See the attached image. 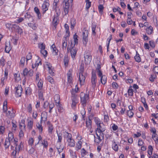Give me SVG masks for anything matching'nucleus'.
Returning a JSON list of instances; mask_svg holds the SVG:
<instances>
[{
  "mask_svg": "<svg viewBox=\"0 0 158 158\" xmlns=\"http://www.w3.org/2000/svg\"><path fill=\"white\" fill-rule=\"evenodd\" d=\"M77 38V36L76 33H75L73 37L74 41V44L73 45V43L72 42H71V44L72 45L71 48L69 49L68 47L67 48V51L68 52H69L70 51L71 55L73 58H74L75 57L77 51V49L75 47V45L76 44H77L78 43V40Z\"/></svg>",
  "mask_w": 158,
  "mask_h": 158,
  "instance_id": "obj_1",
  "label": "nucleus"
},
{
  "mask_svg": "<svg viewBox=\"0 0 158 158\" xmlns=\"http://www.w3.org/2000/svg\"><path fill=\"white\" fill-rule=\"evenodd\" d=\"M97 81L96 75L93 72L92 73V75L91 79V87L90 90L91 91L93 92L95 90L96 86V83Z\"/></svg>",
  "mask_w": 158,
  "mask_h": 158,
  "instance_id": "obj_2",
  "label": "nucleus"
},
{
  "mask_svg": "<svg viewBox=\"0 0 158 158\" xmlns=\"http://www.w3.org/2000/svg\"><path fill=\"white\" fill-rule=\"evenodd\" d=\"M81 102L83 107L85 106L86 103L89 99V95L88 94H85L81 92L80 94Z\"/></svg>",
  "mask_w": 158,
  "mask_h": 158,
  "instance_id": "obj_3",
  "label": "nucleus"
},
{
  "mask_svg": "<svg viewBox=\"0 0 158 158\" xmlns=\"http://www.w3.org/2000/svg\"><path fill=\"white\" fill-rule=\"evenodd\" d=\"M75 92L76 93V90H74L72 92V106H75L76 104L78 102V99L77 98V96L75 94Z\"/></svg>",
  "mask_w": 158,
  "mask_h": 158,
  "instance_id": "obj_4",
  "label": "nucleus"
},
{
  "mask_svg": "<svg viewBox=\"0 0 158 158\" xmlns=\"http://www.w3.org/2000/svg\"><path fill=\"white\" fill-rule=\"evenodd\" d=\"M97 128L95 130L96 132H97V130H99L98 132L100 133V135H102V134L103 135V132H104L105 130V126L102 123H101L100 124L97 125Z\"/></svg>",
  "mask_w": 158,
  "mask_h": 158,
  "instance_id": "obj_5",
  "label": "nucleus"
},
{
  "mask_svg": "<svg viewBox=\"0 0 158 158\" xmlns=\"http://www.w3.org/2000/svg\"><path fill=\"white\" fill-rule=\"evenodd\" d=\"M73 1V0H68L67 1H65V6H63L65 15H66L69 13V3H72Z\"/></svg>",
  "mask_w": 158,
  "mask_h": 158,
  "instance_id": "obj_6",
  "label": "nucleus"
},
{
  "mask_svg": "<svg viewBox=\"0 0 158 158\" xmlns=\"http://www.w3.org/2000/svg\"><path fill=\"white\" fill-rule=\"evenodd\" d=\"M68 145L70 147H74L75 145V141L72 138L71 134L68 135V139H67Z\"/></svg>",
  "mask_w": 158,
  "mask_h": 158,
  "instance_id": "obj_7",
  "label": "nucleus"
},
{
  "mask_svg": "<svg viewBox=\"0 0 158 158\" xmlns=\"http://www.w3.org/2000/svg\"><path fill=\"white\" fill-rule=\"evenodd\" d=\"M15 95L17 97H20L21 96L23 89L20 85H18L17 87H15Z\"/></svg>",
  "mask_w": 158,
  "mask_h": 158,
  "instance_id": "obj_8",
  "label": "nucleus"
},
{
  "mask_svg": "<svg viewBox=\"0 0 158 158\" xmlns=\"http://www.w3.org/2000/svg\"><path fill=\"white\" fill-rule=\"evenodd\" d=\"M49 6V3L48 2L44 0L42 6V9L43 11V13L44 14L48 9Z\"/></svg>",
  "mask_w": 158,
  "mask_h": 158,
  "instance_id": "obj_9",
  "label": "nucleus"
},
{
  "mask_svg": "<svg viewBox=\"0 0 158 158\" xmlns=\"http://www.w3.org/2000/svg\"><path fill=\"white\" fill-rule=\"evenodd\" d=\"M33 73L34 72L33 70L30 69L28 71V69L26 68L24 69L23 72V75L24 76L27 75L30 77L32 76L33 75Z\"/></svg>",
  "mask_w": 158,
  "mask_h": 158,
  "instance_id": "obj_10",
  "label": "nucleus"
},
{
  "mask_svg": "<svg viewBox=\"0 0 158 158\" xmlns=\"http://www.w3.org/2000/svg\"><path fill=\"white\" fill-rule=\"evenodd\" d=\"M11 29L12 30L17 31L18 33L20 34L23 32L22 29L20 28L19 26L16 24H12Z\"/></svg>",
  "mask_w": 158,
  "mask_h": 158,
  "instance_id": "obj_11",
  "label": "nucleus"
},
{
  "mask_svg": "<svg viewBox=\"0 0 158 158\" xmlns=\"http://www.w3.org/2000/svg\"><path fill=\"white\" fill-rule=\"evenodd\" d=\"M83 44L85 46L88 42V31H85L83 32Z\"/></svg>",
  "mask_w": 158,
  "mask_h": 158,
  "instance_id": "obj_12",
  "label": "nucleus"
},
{
  "mask_svg": "<svg viewBox=\"0 0 158 158\" xmlns=\"http://www.w3.org/2000/svg\"><path fill=\"white\" fill-rule=\"evenodd\" d=\"M11 49V47L10 44V42H6L5 44V51L7 53H9Z\"/></svg>",
  "mask_w": 158,
  "mask_h": 158,
  "instance_id": "obj_13",
  "label": "nucleus"
},
{
  "mask_svg": "<svg viewBox=\"0 0 158 158\" xmlns=\"http://www.w3.org/2000/svg\"><path fill=\"white\" fill-rule=\"evenodd\" d=\"M84 58L86 64L90 63L92 59V56L91 55L86 54L84 55Z\"/></svg>",
  "mask_w": 158,
  "mask_h": 158,
  "instance_id": "obj_14",
  "label": "nucleus"
},
{
  "mask_svg": "<svg viewBox=\"0 0 158 158\" xmlns=\"http://www.w3.org/2000/svg\"><path fill=\"white\" fill-rule=\"evenodd\" d=\"M79 80L81 85H83L85 82V77L83 74V73H79Z\"/></svg>",
  "mask_w": 158,
  "mask_h": 158,
  "instance_id": "obj_15",
  "label": "nucleus"
},
{
  "mask_svg": "<svg viewBox=\"0 0 158 158\" xmlns=\"http://www.w3.org/2000/svg\"><path fill=\"white\" fill-rule=\"evenodd\" d=\"M96 136L97 137H96L95 136H94V141L95 142L97 143H100L102 139H101V137H100V136H102L103 139L104 138V135H103H103L102 134V135H101L100 134H99V135H98L97 133V132H96Z\"/></svg>",
  "mask_w": 158,
  "mask_h": 158,
  "instance_id": "obj_16",
  "label": "nucleus"
},
{
  "mask_svg": "<svg viewBox=\"0 0 158 158\" xmlns=\"http://www.w3.org/2000/svg\"><path fill=\"white\" fill-rule=\"evenodd\" d=\"M38 59L37 61L35 62V64H32V67L33 69H34L36 67H38L39 64H41V59L39 58L38 56Z\"/></svg>",
  "mask_w": 158,
  "mask_h": 158,
  "instance_id": "obj_17",
  "label": "nucleus"
},
{
  "mask_svg": "<svg viewBox=\"0 0 158 158\" xmlns=\"http://www.w3.org/2000/svg\"><path fill=\"white\" fill-rule=\"evenodd\" d=\"M12 143H14V142H11L10 140L6 139L5 142L4 144L5 148L6 149L8 148L10 144Z\"/></svg>",
  "mask_w": 158,
  "mask_h": 158,
  "instance_id": "obj_18",
  "label": "nucleus"
},
{
  "mask_svg": "<svg viewBox=\"0 0 158 158\" xmlns=\"http://www.w3.org/2000/svg\"><path fill=\"white\" fill-rule=\"evenodd\" d=\"M48 116L47 113L45 112H42L41 115V121L43 120V119H44V121H46Z\"/></svg>",
  "mask_w": 158,
  "mask_h": 158,
  "instance_id": "obj_19",
  "label": "nucleus"
},
{
  "mask_svg": "<svg viewBox=\"0 0 158 158\" xmlns=\"http://www.w3.org/2000/svg\"><path fill=\"white\" fill-rule=\"evenodd\" d=\"M6 139H7L8 140H10L11 142H14L16 141L14 139V135L13 133L12 132L9 133L8 135V138H6Z\"/></svg>",
  "mask_w": 158,
  "mask_h": 158,
  "instance_id": "obj_20",
  "label": "nucleus"
},
{
  "mask_svg": "<svg viewBox=\"0 0 158 158\" xmlns=\"http://www.w3.org/2000/svg\"><path fill=\"white\" fill-rule=\"evenodd\" d=\"M64 28L65 29L66 35L64 37V38H66L67 37H68L69 36L70 32L69 31V27L68 24H65L64 25Z\"/></svg>",
  "mask_w": 158,
  "mask_h": 158,
  "instance_id": "obj_21",
  "label": "nucleus"
},
{
  "mask_svg": "<svg viewBox=\"0 0 158 158\" xmlns=\"http://www.w3.org/2000/svg\"><path fill=\"white\" fill-rule=\"evenodd\" d=\"M92 121L89 118L88 120H86V127L88 129H91L92 128L91 126Z\"/></svg>",
  "mask_w": 158,
  "mask_h": 158,
  "instance_id": "obj_22",
  "label": "nucleus"
},
{
  "mask_svg": "<svg viewBox=\"0 0 158 158\" xmlns=\"http://www.w3.org/2000/svg\"><path fill=\"white\" fill-rule=\"evenodd\" d=\"M67 75L68 77V82L69 83H70L72 82V76L71 73L70 71V70H69V72L67 73Z\"/></svg>",
  "mask_w": 158,
  "mask_h": 158,
  "instance_id": "obj_23",
  "label": "nucleus"
},
{
  "mask_svg": "<svg viewBox=\"0 0 158 158\" xmlns=\"http://www.w3.org/2000/svg\"><path fill=\"white\" fill-rule=\"evenodd\" d=\"M146 31L148 34L150 35L152 34L153 32V27L152 26H150L146 29Z\"/></svg>",
  "mask_w": 158,
  "mask_h": 158,
  "instance_id": "obj_24",
  "label": "nucleus"
},
{
  "mask_svg": "<svg viewBox=\"0 0 158 158\" xmlns=\"http://www.w3.org/2000/svg\"><path fill=\"white\" fill-rule=\"evenodd\" d=\"M35 12L37 14L38 17L40 19L41 17V14L40 12V10L37 7H35L34 9Z\"/></svg>",
  "mask_w": 158,
  "mask_h": 158,
  "instance_id": "obj_25",
  "label": "nucleus"
},
{
  "mask_svg": "<svg viewBox=\"0 0 158 158\" xmlns=\"http://www.w3.org/2000/svg\"><path fill=\"white\" fill-rule=\"evenodd\" d=\"M58 17L57 16L55 17V16L53 19L52 21V23L54 26L56 28V26L57 24V20H58Z\"/></svg>",
  "mask_w": 158,
  "mask_h": 158,
  "instance_id": "obj_26",
  "label": "nucleus"
},
{
  "mask_svg": "<svg viewBox=\"0 0 158 158\" xmlns=\"http://www.w3.org/2000/svg\"><path fill=\"white\" fill-rule=\"evenodd\" d=\"M20 128L21 130H25L26 126L25 124V120H21V123L19 124Z\"/></svg>",
  "mask_w": 158,
  "mask_h": 158,
  "instance_id": "obj_27",
  "label": "nucleus"
},
{
  "mask_svg": "<svg viewBox=\"0 0 158 158\" xmlns=\"http://www.w3.org/2000/svg\"><path fill=\"white\" fill-rule=\"evenodd\" d=\"M54 100L55 102L56 103L60 102V96L59 94H56L54 97Z\"/></svg>",
  "mask_w": 158,
  "mask_h": 158,
  "instance_id": "obj_28",
  "label": "nucleus"
},
{
  "mask_svg": "<svg viewBox=\"0 0 158 158\" xmlns=\"http://www.w3.org/2000/svg\"><path fill=\"white\" fill-rule=\"evenodd\" d=\"M57 136L58 137V139L57 142L60 145V143L61 142V140H62V134L60 133H57Z\"/></svg>",
  "mask_w": 158,
  "mask_h": 158,
  "instance_id": "obj_29",
  "label": "nucleus"
},
{
  "mask_svg": "<svg viewBox=\"0 0 158 158\" xmlns=\"http://www.w3.org/2000/svg\"><path fill=\"white\" fill-rule=\"evenodd\" d=\"M56 106L59 112H62L63 111V108L61 106V105L59 103H56Z\"/></svg>",
  "mask_w": 158,
  "mask_h": 158,
  "instance_id": "obj_30",
  "label": "nucleus"
},
{
  "mask_svg": "<svg viewBox=\"0 0 158 158\" xmlns=\"http://www.w3.org/2000/svg\"><path fill=\"white\" fill-rule=\"evenodd\" d=\"M17 142L18 141H16L14 142V144H15V145L16 146L15 150L17 152H18V153L20 149L21 145H18L17 144Z\"/></svg>",
  "mask_w": 158,
  "mask_h": 158,
  "instance_id": "obj_31",
  "label": "nucleus"
},
{
  "mask_svg": "<svg viewBox=\"0 0 158 158\" xmlns=\"http://www.w3.org/2000/svg\"><path fill=\"white\" fill-rule=\"evenodd\" d=\"M43 81L40 79L37 84V86L39 88V90H41L43 88Z\"/></svg>",
  "mask_w": 158,
  "mask_h": 158,
  "instance_id": "obj_32",
  "label": "nucleus"
},
{
  "mask_svg": "<svg viewBox=\"0 0 158 158\" xmlns=\"http://www.w3.org/2000/svg\"><path fill=\"white\" fill-rule=\"evenodd\" d=\"M101 82L102 84H105L106 81V77L105 75H104L102 76L101 78Z\"/></svg>",
  "mask_w": 158,
  "mask_h": 158,
  "instance_id": "obj_33",
  "label": "nucleus"
},
{
  "mask_svg": "<svg viewBox=\"0 0 158 158\" xmlns=\"http://www.w3.org/2000/svg\"><path fill=\"white\" fill-rule=\"evenodd\" d=\"M112 148L115 151H117L118 150V146L115 142H114L112 145Z\"/></svg>",
  "mask_w": 158,
  "mask_h": 158,
  "instance_id": "obj_34",
  "label": "nucleus"
},
{
  "mask_svg": "<svg viewBox=\"0 0 158 158\" xmlns=\"http://www.w3.org/2000/svg\"><path fill=\"white\" fill-rule=\"evenodd\" d=\"M136 55L135 56L134 58L135 60V61L138 62H139L141 61V59L140 57L139 56V55L138 53L137 52H136Z\"/></svg>",
  "mask_w": 158,
  "mask_h": 158,
  "instance_id": "obj_35",
  "label": "nucleus"
},
{
  "mask_svg": "<svg viewBox=\"0 0 158 158\" xmlns=\"http://www.w3.org/2000/svg\"><path fill=\"white\" fill-rule=\"evenodd\" d=\"M69 59L67 56H65L64 57V62L65 66H67L68 64Z\"/></svg>",
  "mask_w": 158,
  "mask_h": 158,
  "instance_id": "obj_36",
  "label": "nucleus"
},
{
  "mask_svg": "<svg viewBox=\"0 0 158 158\" xmlns=\"http://www.w3.org/2000/svg\"><path fill=\"white\" fill-rule=\"evenodd\" d=\"M76 24L75 20L74 18H72L71 19V28L72 29L73 28L74 26Z\"/></svg>",
  "mask_w": 158,
  "mask_h": 158,
  "instance_id": "obj_37",
  "label": "nucleus"
},
{
  "mask_svg": "<svg viewBox=\"0 0 158 158\" xmlns=\"http://www.w3.org/2000/svg\"><path fill=\"white\" fill-rule=\"evenodd\" d=\"M7 116H10L11 117L14 116V111L13 109L11 111H8L6 113Z\"/></svg>",
  "mask_w": 158,
  "mask_h": 158,
  "instance_id": "obj_38",
  "label": "nucleus"
},
{
  "mask_svg": "<svg viewBox=\"0 0 158 158\" xmlns=\"http://www.w3.org/2000/svg\"><path fill=\"white\" fill-rule=\"evenodd\" d=\"M14 78L16 81H18L21 78L19 74L15 73L14 74Z\"/></svg>",
  "mask_w": 158,
  "mask_h": 158,
  "instance_id": "obj_39",
  "label": "nucleus"
},
{
  "mask_svg": "<svg viewBox=\"0 0 158 158\" xmlns=\"http://www.w3.org/2000/svg\"><path fill=\"white\" fill-rule=\"evenodd\" d=\"M65 39L63 40V42L62 44V48L63 49H66V48L67 46V42L66 40V38H64Z\"/></svg>",
  "mask_w": 158,
  "mask_h": 158,
  "instance_id": "obj_40",
  "label": "nucleus"
},
{
  "mask_svg": "<svg viewBox=\"0 0 158 158\" xmlns=\"http://www.w3.org/2000/svg\"><path fill=\"white\" fill-rule=\"evenodd\" d=\"M5 60L3 57L0 59V67L4 66L5 64Z\"/></svg>",
  "mask_w": 158,
  "mask_h": 158,
  "instance_id": "obj_41",
  "label": "nucleus"
},
{
  "mask_svg": "<svg viewBox=\"0 0 158 158\" xmlns=\"http://www.w3.org/2000/svg\"><path fill=\"white\" fill-rule=\"evenodd\" d=\"M48 64L49 63L48 62L46 64V65H47L48 67V68L49 73L52 75H54V72H53L52 70V69H51L50 66Z\"/></svg>",
  "mask_w": 158,
  "mask_h": 158,
  "instance_id": "obj_42",
  "label": "nucleus"
},
{
  "mask_svg": "<svg viewBox=\"0 0 158 158\" xmlns=\"http://www.w3.org/2000/svg\"><path fill=\"white\" fill-rule=\"evenodd\" d=\"M39 97L40 99H42L43 100H44V99L43 98V92L41 90H39Z\"/></svg>",
  "mask_w": 158,
  "mask_h": 158,
  "instance_id": "obj_43",
  "label": "nucleus"
},
{
  "mask_svg": "<svg viewBox=\"0 0 158 158\" xmlns=\"http://www.w3.org/2000/svg\"><path fill=\"white\" fill-rule=\"evenodd\" d=\"M32 58V55L31 52H29L26 56V63L27 64V61L31 59Z\"/></svg>",
  "mask_w": 158,
  "mask_h": 158,
  "instance_id": "obj_44",
  "label": "nucleus"
},
{
  "mask_svg": "<svg viewBox=\"0 0 158 158\" xmlns=\"http://www.w3.org/2000/svg\"><path fill=\"white\" fill-rule=\"evenodd\" d=\"M127 115L130 117L132 118L133 117L134 113L132 112V110H128L127 111Z\"/></svg>",
  "mask_w": 158,
  "mask_h": 158,
  "instance_id": "obj_45",
  "label": "nucleus"
},
{
  "mask_svg": "<svg viewBox=\"0 0 158 158\" xmlns=\"http://www.w3.org/2000/svg\"><path fill=\"white\" fill-rule=\"evenodd\" d=\"M5 128L4 126H0V134H3L5 131Z\"/></svg>",
  "mask_w": 158,
  "mask_h": 158,
  "instance_id": "obj_46",
  "label": "nucleus"
},
{
  "mask_svg": "<svg viewBox=\"0 0 158 158\" xmlns=\"http://www.w3.org/2000/svg\"><path fill=\"white\" fill-rule=\"evenodd\" d=\"M82 142L81 141H79L76 144V148H77V150H78L81 148V147Z\"/></svg>",
  "mask_w": 158,
  "mask_h": 158,
  "instance_id": "obj_47",
  "label": "nucleus"
},
{
  "mask_svg": "<svg viewBox=\"0 0 158 158\" xmlns=\"http://www.w3.org/2000/svg\"><path fill=\"white\" fill-rule=\"evenodd\" d=\"M33 125V122L31 121H29L28 122L27 127L30 129H31Z\"/></svg>",
  "mask_w": 158,
  "mask_h": 158,
  "instance_id": "obj_48",
  "label": "nucleus"
},
{
  "mask_svg": "<svg viewBox=\"0 0 158 158\" xmlns=\"http://www.w3.org/2000/svg\"><path fill=\"white\" fill-rule=\"evenodd\" d=\"M41 53L43 55L44 57H46L47 55V52L45 49L44 50H40Z\"/></svg>",
  "mask_w": 158,
  "mask_h": 158,
  "instance_id": "obj_49",
  "label": "nucleus"
},
{
  "mask_svg": "<svg viewBox=\"0 0 158 158\" xmlns=\"http://www.w3.org/2000/svg\"><path fill=\"white\" fill-rule=\"evenodd\" d=\"M31 92L30 87H27L25 89V93L26 95L30 94Z\"/></svg>",
  "mask_w": 158,
  "mask_h": 158,
  "instance_id": "obj_50",
  "label": "nucleus"
},
{
  "mask_svg": "<svg viewBox=\"0 0 158 158\" xmlns=\"http://www.w3.org/2000/svg\"><path fill=\"white\" fill-rule=\"evenodd\" d=\"M36 126L37 128L39 130V131L40 132H41L42 131L43 129L42 127V125H41V123L40 124L38 123L37 124Z\"/></svg>",
  "mask_w": 158,
  "mask_h": 158,
  "instance_id": "obj_51",
  "label": "nucleus"
},
{
  "mask_svg": "<svg viewBox=\"0 0 158 158\" xmlns=\"http://www.w3.org/2000/svg\"><path fill=\"white\" fill-rule=\"evenodd\" d=\"M96 27V25L94 24H93L92 26V30L93 34L95 35H96V32L95 31Z\"/></svg>",
  "mask_w": 158,
  "mask_h": 158,
  "instance_id": "obj_52",
  "label": "nucleus"
},
{
  "mask_svg": "<svg viewBox=\"0 0 158 158\" xmlns=\"http://www.w3.org/2000/svg\"><path fill=\"white\" fill-rule=\"evenodd\" d=\"M98 9L99 12L102 13L103 12L104 7L102 5H100L98 6Z\"/></svg>",
  "mask_w": 158,
  "mask_h": 158,
  "instance_id": "obj_53",
  "label": "nucleus"
},
{
  "mask_svg": "<svg viewBox=\"0 0 158 158\" xmlns=\"http://www.w3.org/2000/svg\"><path fill=\"white\" fill-rule=\"evenodd\" d=\"M47 79L49 82L51 83H52L54 82V80L53 78L50 76H48L47 77Z\"/></svg>",
  "mask_w": 158,
  "mask_h": 158,
  "instance_id": "obj_54",
  "label": "nucleus"
},
{
  "mask_svg": "<svg viewBox=\"0 0 158 158\" xmlns=\"http://www.w3.org/2000/svg\"><path fill=\"white\" fill-rule=\"evenodd\" d=\"M28 24L29 27H32L34 30H35L36 28V26L35 24L31 23H28Z\"/></svg>",
  "mask_w": 158,
  "mask_h": 158,
  "instance_id": "obj_55",
  "label": "nucleus"
},
{
  "mask_svg": "<svg viewBox=\"0 0 158 158\" xmlns=\"http://www.w3.org/2000/svg\"><path fill=\"white\" fill-rule=\"evenodd\" d=\"M112 87L114 89H117L118 87V85L116 82H113L112 84Z\"/></svg>",
  "mask_w": 158,
  "mask_h": 158,
  "instance_id": "obj_56",
  "label": "nucleus"
},
{
  "mask_svg": "<svg viewBox=\"0 0 158 158\" xmlns=\"http://www.w3.org/2000/svg\"><path fill=\"white\" fill-rule=\"evenodd\" d=\"M156 75H151V77L149 78V80L152 82H153L154 79L156 78Z\"/></svg>",
  "mask_w": 158,
  "mask_h": 158,
  "instance_id": "obj_57",
  "label": "nucleus"
},
{
  "mask_svg": "<svg viewBox=\"0 0 158 158\" xmlns=\"http://www.w3.org/2000/svg\"><path fill=\"white\" fill-rule=\"evenodd\" d=\"M56 148L57 149L58 151L59 152V154H60L61 152H62L63 150V148H61L60 146L59 147L56 146Z\"/></svg>",
  "mask_w": 158,
  "mask_h": 158,
  "instance_id": "obj_58",
  "label": "nucleus"
},
{
  "mask_svg": "<svg viewBox=\"0 0 158 158\" xmlns=\"http://www.w3.org/2000/svg\"><path fill=\"white\" fill-rule=\"evenodd\" d=\"M94 121L97 125L101 123L100 120L98 118H94Z\"/></svg>",
  "mask_w": 158,
  "mask_h": 158,
  "instance_id": "obj_59",
  "label": "nucleus"
},
{
  "mask_svg": "<svg viewBox=\"0 0 158 158\" xmlns=\"http://www.w3.org/2000/svg\"><path fill=\"white\" fill-rule=\"evenodd\" d=\"M49 104H49L48 102L46 101L44 103L43 107L45 109L47 108H48V106H49Z\"/></svg>",
  "mask_w": 158,
  "mask_h": 158,
  "instance_id": "obj_60",
  "label": "nucleus"
},
{
  "mask_svg": "<svg viewBox=\"0 0 158 158\" xmlns=\"http://www.w3.org/2000/svg\"><path fill=\"white\" fill-rule=\"evenodd\" d=\"M128 94L129 96H132L133 95V90L132 89H129L128 90Z\"/></svg>",
  "mask_w": 158,
  "mask_h": 158,
  "instance_id": "obj_61",
  "label": "nucleus"
},
{
  "mask_svg": "<svg viewBox=\"0 0 158 158\" xmlns=\"http://www.w3.org/2000/svg\"><path fill=\"white\" fill-rule=\"evenodd\" d=\"M53 130L52 126L51 124H49L48 125V132L51 133Z\"/></svg>",
  "mask_w": 158,
  "mask_h": 158,
  "instance_id": "obj_62",
  "label": "nucleus"
},
{
  "mask_svg": "<svg viewBox=\"0 0 158 158\" xmlns=\"http://www.w3.org/2000/svg\"><path fill=\"white\" fill-rule=\"evenodd\" d=\"M39 48L41 50H44L45 49V45L43 43H42L39 46Z\"/></svg>",
  "mask_w": 158,
  "mask_h": 158,
  "instance_id": "obj_63",
  "label": "nucleus"
},
{
  "mask_svg": "<svg viewBox=\"0 0 158 158\" xmlns=\"http://www.w3.org/2000/svg\"><path fill=\"white\" fill-rule=\"evenodd\" d=\"M154 73L158 74V66H155L154 67L153 69Z\"/></svg>",
  "mask_w": 158,
  "mask_h": 158,
  "instance_id": "obj_64",
  "label": "nucleus"
}]
</instances>
